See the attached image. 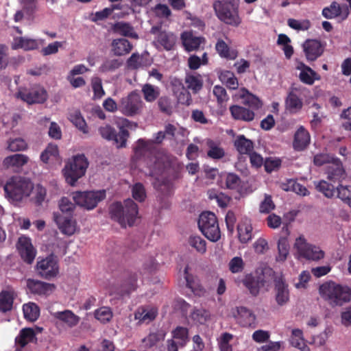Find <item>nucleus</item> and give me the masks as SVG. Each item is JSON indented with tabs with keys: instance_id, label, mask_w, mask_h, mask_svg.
<instances>
[{
	"instance_id": "f257e3e1",
	"label": "nucleus",
	"mask_w": 351,
	"mask_h": 351,
	"mask_svg": "<svg viewBox=\"0 0 351 351\" xmlns=\"http://www.w3.org/2000/svg\"><path fill=\"white\" fill-rule=\"evenodd\" d=\"M165 138V133L159 131L155 134L154 139L139 138L134 148V157L137 160L143 161L149 169L148 175L155 178V188L160 186L157 183L159 181L158 176L162 175L165 170L163 162L156 156L157 145L161 144Z\"/></svg>"
},
{
	"instance_id": "f03ea898",
	"label": "nucleus",
	"mask_w": 351,
	"mask_h": 351,
	"mask_svg": "<svg viewBox=\"0 0 351 351\" xmlns=\"http://www.w3.org/2000/svg\"><path fill=\"white\" fill-rule=\"evenodd\" d=\"M138 205L131 199H125L123 203L115 202L109 206L110 218L117 222L122 228L132 226L138 217Z\"/></svg>"
},
{
	"instance_id": "7ed1b4c3",
	"label": "nucleus",
	"mask_w": 351,
	"mask_h": 351,
	"mask_svg": "<svg viewBox=\"0 0 351 351\" xmlns=\"http://www.w3.org/2000/svg\"><path fill=\"white\" fill-rule=\"evenodd\" d=\"M319 292L321 297L332 307L343 306L351 300V288L332 281L320 285Z\"/></svg>"
},
{
	"instance_id": "20e7f679",
	"label": "nucleus",
	"mask_w": 351,
	"mask_h": 351,
	"mask_svg": "<svg viewBox=\"0 0 351 351\" xmlns=\"http://www.w3.org/2000/svg\"><path fill=\"white\" fill-rule=\"evenodd\" d=\"M34 189L32 181L22 176L12 177L4 186L6 197L13 203L21 202L29 196Z\"/></svg>"
},
{
	"instance_id": "39448f33",
	"label": "nucleus",
	"mask_w": 351,
	"mask_h": 351,
	"mask_svg": "<svg viewBox=\"0 0 351 351\" xmlns=\"http://www.w3.org/2000/svg\"><path fill=\"white\" fill-rule=\"evenodd\" d=\"M136 127L137 124L130 121L127 119H122L119 123V131L117 133L116 130L110 125H105L99 128V133L101 137L107 141H113L118 148L125 147L129 137V132L127 128Z\"/></svg>"
},
{
	"instance_id": "423d86ee",
	"label": "nucleus",
	"mask_w": 351,
	"mask_h": 351,
	"mask_svg": "<svg viewBox=\"0 0 351 351\" xmlns=\"http://www.w3.org/2000/svg\"><path fill=\"white\" fill-rule=\"evenodd\" d=\"M213 9L218 19L226 25L237 27L241 24L239 5H230L218 0L213 3Z\"/></svg>"
},
{
	"instance_id": "0eeeda50",
	"label": "nucleus",
	"mask_w": 351,
	"mask_h": 351,
	"mask_svg": "<svg viewBox=\"0 0 351 351\" xmlns=\"http://www.w3.org/2000/svg\"><path fill=\"white\" fill-rule=\"evenodd\" d=\"M198 227L210 241L217 242L221 238V231L217 217L213 213L203 212L198 219Z\"/></svg>"
},
{
	"instance_id": "6e6552de",
	"label": "nucleus",
	"mask_w": 351,
	"mask_h": 351,
	"mask_svg": "<svg viewBox=\"0 0 351 351\" xmlns=\"http://www.w3.org/2000/svg\"><path fill=\"white\" fill-rule=\"evenodd\" d=\"M88 166L87 158L84 154L75 156L70 162L65 165L64 175L68 184L73 186L82 177Z\"/></svg>"
},
{
	"instance_id": "1a4fd4ad",
	"label": "nucleus",
	"mask_w": 351,
	"mask_h": 351,
	"mask_svg": "<svg viewBox=\"0 0 351 351\" xmlns=\"http://www.w3.org/2000/svg\"><path fill=\"white\" fill-rule=\"evenodd\" d=\"M88 166L87 158L84 154L75 156L70 162L65 165L64 175L68 184L73 186L82 177Z\"/></svg>"
},
{
	"instance_id": "9d476101",
	"label": "nucleus",
	"mask_w": 351,
	"mask_h": 351,
	"mask_svg": "<svg viewBox=\"0 0 351 351\" xmlns=\"http://www.w3.org/2000/svg\"><path fill=\"white\" fill-rule=\"evenodd\" d=\"M106 197L104 190L97 191L76 192L73 199L76 204L84 207L87 210L95 208L97 204Z\"/></svg>"
},
{
	"instance_id": "9b49d317",
	"label": "nucleus",
	"mask_w": 351,
	"mask_h": 351,
	"mask_svg": "<svg viewBox=\"0 0 351 351\" xmlns=\"http://www.w3.org/2000/svg\"><path fill=\"white\" fill-rule=\"evenodd\" d=\"M143 106V103L140 95L133 91L127 97L121 99L119 110L125 116L132 117L139 114Z\"/></svg>"
},
{
	"instance_id": "f8f14e48",
	"label": "nucleus",
	"mask_w": 351,
	"mask_h": 351,
	"mask_svg": "<svg viewBox=\"0 0 351 351\" xmlns=\"http://www.w3.org/2000/svg\"><path fill=\"white\" fill-rule=\"evenodd\" d=\"M295 247L300 256L307 260L319 261L324 257V251L317 246L306 243L302 237L296 239Z\"/></svg>"
},
{
	"instance_id": "ddd939ff",
	"label": "nucleus",
	"mask_w": 351,
	"mask_h": 351,
	"mask_svg": "<svg viewBox=\"0 0 351 351\" xmlns=\"http://www.w3.org/2000/svg\"><path fill=\"white\" fill-rule=\"evenodd\" d=\"M36 271L40 277L51 280L59 274V266L57 261L51 255L38 261Z\"/></svg>"
},
{
	"instance_id": "4468645a",
	"label": "nucleus",
	"mask_w": 351,
	"mask_h": 351,
	"mask_svg": "<svg viewBox=\"0 0 351 351\" xmlns=\"http://www.w3.org/2000/svg\"><path fill=\"white\" fill-rule=\"evenodd\" d=\"M16 97L29 104H43L47 99V91L40 87H34L30 89L21 88L16 93Z\"/></svg>"
},
{
	"instance_id": "2eb2a0df",
	"label": "nucleus",
	"mask_w": 351,
	"mask_h": 351,
	"mask_svg": "<svg viewBox=\"0 0 351 351\" xmlns=\"http://www.w3.org/2000/svg\"><path fill=\"white\" fill-rule=\"evenodd\" d=\"M265 275L261 274H247L242 279L241 282L244 287L248 290L250 293L254 296H257L260 293V289L265 285Z\"/></svg>"
},
{
	"instance_id": "dca6fc26",
	"label": "nucleus",
	"mask_w": 351,
	"mask_h": 351,
	"mask_svg": "<svg viewBox=\"0 0 351 351\" xmlns=\"http://www.w3.org/2000/svg\"><path fill=\"white\" fill-rule=\"evenodd\" d=\"M327 179L332 182H341L347 177L343 163L338 158H332L331 162L326 166Z\"/></svg>"
},
{
	"instance_id": "f3484780",
	"label": "nucleus",
	"mask_w": 351,
	"mask_h": 351,
	"mask_svg": "<svg viewBox=\"0 0 351 351\" xmlns=\"http://www.w3.org/2000/svg\"><path fill=\"white\" fill-rule=\"evenodd\" d=\"M16 247L24 262L27 264H32L34 262L36 255V250L34 247L29 238L25 236L19 237Z\"/></svg>"
},
{
	"instance_id": "a211bd4d",
	"label": "nucleus",
	"mask_w": 351,
	"mask_h": 351,
	"mask_svg": "<svg viewBox=\"0 0 351 351\" xmlns=\"http://www.w3.org/2000/svg\"><path fill=\"white\" fill-rule=\"evenodd\" d=\"M303 89H304V88L301 86L291 87L285 101V108L290 112L296 113L302 110L303 101L302 99L298 97L297 93L302 92Z\"/></svg>"
},
{
	"instance_id": "6ab92c4d",
	"label": "nucleus",
	"mask_w": 351,
	"mask_h": 351,
	"mask_svg": "<svg viewBox=\"0 0 351 351\" xmlns=\"http://www.w3.org/2000/svg\"><path fill=\"white\" fill-rule=\"evenodd\" d=\"M322 14L327 19L339 17L342 21H345L349 16L347 4L340 5L336 1L332 2L329 6L324 8Z\"/></svg>"
},
{
	"instance_id": "aec40b11",
	"label": "nucleus",
	"mask_w": 351,
	"mask_h": 351,
	"mask_svg": "<svg viewBox=\"0 0 351 351\" xmlns=\"http://www.w3.org/2000/svg\"><path fill=\"white\" fill-rule=\"evenodd\" d=\"M303 50L308 61H315L324 51V46L316 39H307L303 44Z\"/></svg>"
},
{
	"instance_id": "412c9836",
	"label": "nucleus",
	"mask_w": 351,
	"mask_h": 351,
	"mask_svg": "<svg viewBox=\"0 0 351 351\" xmlns=\"http://www.w3.org/2000/svg\"><path fill=\"white\" fill-rule=\"evenodd\" d=\"M121 278V284L118 290L121 296L130 295L136 289L138 276L136 272L126 271L122 274Z\"/></svg>"
},
{
	"instance_id": "4be33fe9",
	"label": "nucleus",
	"mask_w": 351,
	"mask_h": 351,
	"mask_svg": "<svg viewBox=\"0 0 351 351\" xmlns=\"http://www.w3.org/2000/svg\"><path fill=\"white\" fill-rule=\"evenodd\" d=\"M54 220L63 234L71 236L75 234L77 230V222L72 216H63L61 214L54 213Z\"/></svg>"
},
{
	"instance_id": "5701e85b",
	"label": "nucleus",
	"mask_w": 351,
	"mask_h": 351,
	"mask_svg": "<svg viewBox=\"0 0 351 351\" xmlns=\"http://www.w3.org/2000/svg\"><path fill=\"white\" fill-rule=\"evenodd\" d=\"M150 33L157 34V42L167 51L171 50L176 44V37L174 34L162 31L161 26H153L151 28Z\"/></svg>"
},
{
	"instance_id": "b1692460",
	"label": "nucleus",
	"mask_w": 351,
	"mask_h": 351,
	"mask_svg": "<svg viewBox=\"0 0 351 351\" xmlns=\"http://www.w3.org/2000/svg\"><path fill=\"white\" fill-rule=\"evenodd\" d=\"M37 341L36 332L33 328H22L15 338V344L19 347V349L16 348V351L25 348L29 343H36Z\"/></svg>"
},
{
	"instance_id": "393cba45",
	"label": "nucleus",
	"mask_w": 351,
	"mask_h": 351,
	"mask_svg": "<svg viewBox=\"0 0 351 351\" xmlns=\"http://www.w3.org/2000/svg\"><path fill=\"white\" fill-rule=\"evenodd\" d=\"M235 319L237 322L243 327H256V316L246 307H237V314L235 315Z\"/></svg>"
},
{
	"instance_id": "a878e982",
	"label": "nucleus",
	"mask_w": 351,
	"mask_h": 351,
	"mask_svg": "<svg viewBox=\"0 0 351 351\" xmlns=\"http://www.w3.org/2000/svg\"><path fill=\"white\" fill-rule=\"evenodd\" d=\"M27 287L32 293L38 295H47L56 289L53 284L30 278L27 280Z\"/></svg>"
},
{
	"instance_id": "bb28decb",
	"label": "nucleus",
	"mask_w": 351,
	"mask_h": 351,
	"mask_svg": "<svg viewBox=\"0 0 351 351\" xmlns=\"http://www.w3.org/2000/svg\"><path fill=\"white\" fill-rule=\"evenodd\" d=\"M229 110L232 118L237 121L250 122L254 120L255 117L252 110L241 106L232 105Z\"/></svg>"
},
{
	"instance_id": "cd10ccee",
	"label": "nucleus",
	"mask_w": 351,
	"mask_h": 351,
	"mask_svg": "<svg viewBox=\"0 0 351 351\" xmlns=\"http://www.w3.org/2000/svg\"><path fill=\"white\" fill-rule=\"evenodd\" d=\"M43 40L32 39L25 37H16L14 39L12 49H23L25 51L37 49L40 45H43Z\"/></svg>"
},
{
	"instance_id": "c85d7f7f",
	"label": "nucleus",
	"mask_w": 351,
	"mask_h": 351,
	"mask_svg": "<svg viewBox=\"0 0 351 351\" xmlns=\"http://www.w3.org/2000/svg\"><path fill=\"white\" fill-rule=\"evenodd\" d=\"M310 141L309 132L303 126H300L294 135L293 148L297 151H302L309 145Z\"/></svg>"
},
{
	"instance_id": "c756f323",
	"label": "nucleus",
	"mask_w": 351,
	"mask_h": 351,
	"mask_svg": "<svg viewBox=\"0 0 351 351\" xmlns=\"http://www.w3.org/2000/svg\"><path fill=\"white\" fill-rule=\"evenodd\" d=\"M182 44L187 51L199 49L200 45L205 41L204 37L194 36L191 32H184L181 35Z\"/></svg>"
},
{
	"instance_id": "7c9ffc66",
	"label": "nucleus",
	"mask_w": 351,
	"mask_h": 351,
	"mask_svg": "<svg viewBox=\"0 0 351 351\" xmlns=\"http://www.w3.org/2000/svg\"><path fill=\"white\" fill-rule=\"evenodd\" d=\"M52 315L55 319L64 323L69 328L76 326L80 320V317L71 310L57 311L53 313Z\"/></svg>"
},
{
	"instance_id": "2f4dec72",
	"label": "nucleus",
	"mask_w": 351,
	"mask_h": 351,
	"mask_svg": "<svg viewBox=\"0 0 351 351\" xmlns=\"http://www.w3.org/2000/svg\"><path fill=\"white\" fill-rule=\"evenodd\" d=\"M276 300L278 305L285 304L289 299L287 285L282 278L275 280Z\"/></svg>"
},
{
	"instance_id": "473e14b6",
	"label": "nucleus",
	"mask_w": 351,
	"mask_h": 351,
	"mask_svg": "<svg viewBox=\"0 0 351 351\" xmlns=\"http://www.w3.org/2000/svg\"><path fill=\"white\" fill-rule=\"evenodd\" d=\"M157 309L149 306H141L134 313V318L139 321V323H149L154 320L157 315Z\"/></svg>"
},
{
	"instance_id": "72a5a7b5",
	"label": "nucleus",
	"mask_w": 351,
	"mask_h": 351,
	"mask_svg": "<svg viewBox=\"0 0 351 351\" xmlns=\"http://www.w3.org/2000/svg\"><path fill=\"white\" fill-rule=\"evenodd\" d=\"M111 46L112 52L117 56L128 54L133 48L131 43L125 38L114 39Z\"/></svg>"
},
{
	"instance_id": "f704fd0d",
	"label": "nucleus",
	"mask_w": 351,
	"mask_h": 351,
	"mask_svg": "<svg viewBox=\"0 0 351 351\" xmlns=\"http://www.w3.org/2000/svg\"><path fill=\"white\" fill-rule=\"evenodd\" d=\"M240 97L243 99V104L247 106L250 110H257L262 107V102L258 97L250 93L245 88L240 90Z\"/></svg>"
},
{
	"instance_id": "c9c22d12",
	"label": "nucleus",
	"mask_w": 351,
	"mask_h": 351,
	"mask_svg": "<svg viewBox=\"0 0 351 351\" xmlns=\"http://www.w3.org/2000/svg\"><path fill=\"white\" fill-rule=\"evenodd\" d=\"M206 145L208 147L207 156L209 158L214 160H220L225 156V150L221 146L219 141L208 138L206 139Z\"/></svg>"
},
{
	"instance_id": "e433bc0d",
	"label": "nucleus",
	"mask_w": 351,
	"mask_h": 351,
	"mask_svg": "<svg viewBox=\"0 0 351 351\" xmlns=\"http://www.w3.org/2000/svg\"><path fill=\"white\" fill-rule=\"evenodd\" d=\"M215 50L221 58L227 60H235L238 56L237 51L231 49L228 45L221 38L218 39L215 44Z\"/></svg>"
},
{
	"instance_id": "4c0bfd02",
	"label": "nucleus",
	"mask_w": 351,
	"mask_h": 351,
	"mask_svg": "<svg viewBox=\"0 0 351 351\" xmlns=\"http://www.w3.org/2000/svg\"><path fill=\"white\" fill-rule=\"evenodd\" d=\"M189 266H186L184 268V278L186 282V287L191 290V291L197 295H202L205 293V289L199 284V280L193 276L192 274L189 273Z\"/></svg>"
},
{
	"instance_id": "58836bf2",
	"label": "nucleus",
	"mask_w": 351,
	"mask_h": 351,
	"mask_svg": "<svg viewBox=\"0 0 351 351\" xmlns=\"http://www.w3.org/2000/svg\"><path fill=\"white\" fill-rule=\"evenodd\" d=\"M184 82L187 89L192 90L193 93L199 92L203 86L202 77L197 73H186Z\"/></svg>"
},
{
	"instance_id": "ea45409f",
	"label": "nucleus",
	"mask_w": 351,
	"mask_h": 351,
	"mask_svg": "<svg viewBox=\"0 0 351 351\" xmlns=\"http://www.w3.org/2000/svg\"><path fill=\"white\" fill-rule=\"evenodd\" d=\"M172 339L180 346V348H184L189 342V329L183 326H177L171 331Z\"/></svg>"
},
{
	"instance_id": "a19ab883",
	"label": "nucleus",
	"mask_w": 351,
	"mask_h": 351,
	"mask_svg": "<svg viewBox=\"0 0 351 351\" xmlns=\"http://www.w3.org/2000/svg\"><path fill=\"white\" fill-rule=\"evenodd\" d=\"M234 145L241 154H249L254 149V143L245 138L244 135H239L234 142Z\"/></svg>"
},
{
	"instance_id": "79ce46f5",
	"label": "nucleus",
	"mask_w": 351,
	"mask_h": 351,
	"mask_svg": "<svg viewBox=\"0 0 351 351\" xmlns=\"http://www.w3.org/2000/svg\"><path fill=\"white\" fill-rule=\"evenodd\" d=\"M14 300V292L10 290H3L0 293V311L6 313L12 310Z\"/></svg>"
},
{
	"instance_id": "37998d69",
	"label": "nucleus",
	"mask_w": 351,
	"mask_h": 351,
	"mask_svg": "<svg viewBox=\"0 0 351 351\" xmlns=\"http://www.w3.org/2000/svg\"><path fill=\"white\" fill-rule=\"evenodd\" d=\"M28 160L29 158L27 156L21 154H16L5 158L3 163L7 168L11 167H21L27 164Z\"/></svg>"
},
{
	"instance_id": "c03bdc74",
	"label": "nucleus",
	"mask_w": 351,
	"mask_h": 351,
	"mask_svg": "<svg viewBox=\"0 0 351 351\" xmlns=\"http://www.w3.org/2000/svg\"><path fill=\"white\" fill-rule=\"evenodd\" d=\"M290 343L292 346L300 349L301 351H311L305 343L303 332L300 329H293L290 337Z\"/></svg>"
},
{
	"instance_id": "a18cd8bd",
	"label": "nucleus",
	"mask_w": 351,
	"mask_h": 351,
	"mask_svg": "<svg viewBox=\"0 0 351 351\" xmlns=\"http://www.w3.org/2000/svg\"><path fill=\"white\" fill-rule=\"evenodd\" d=\"M23 311L25 319L30 322H35L40 315V308L34 302L23 304Z\"/></svg>"
},
{
	"instance_id": "49530a36",
	"label": "nucleus",
	"mask_w": 351,
	"mask_h": 351,
	"mask_svg": "<svg viewBox=\"0 0 351 351\" xmlns=\"http://www.w3.org/2000/svg\"><path fill=\"white\" fill-rule=\"evenodd\" d=\"M219 80L224 83L229 89L236 90L239 87V82L234 73L230 71L221 72Z\"/></svg>"
},
{
	"instance_id": "de8ad7c7",
	"label": "nucleus",
	"mask_w": 351,
	"mask_h": 351,
	"mask_svg": "<svg viewBox=\"0 0 351 351\" xmlns=\"http://www.w3.org/2000/svg\"><path fill=\"white\" fill-rule=\"evenodd\" d=\"M113 29L122 36L133 38H138V35L134 32L132 26L128 23L117 22L114 25Z\"/></svg>"
},
{
	"instance_id": "09e8293b",
	"label": "nucleus",
	"mask_w": 351,
	"mask_h": 351,
	"mask_svg": "<svg viewBox=\"0 0 351 351\" xmlns=\"http://www.w3.org/2000/svg\"><path fill=\"white\" fill-rule=\"evenodd\" d=\"M336 190L337 197L351 207V186L339 184Z\"/></svg>"
},
{
	"instance_id": "8fccbe9b",
	"label": "nucleus",
	"mask_w": 351,
	"mask_h": 351,
	"mask_svg": "<svg viewBox=\"0 0 351 351\" xmlns=\"http://www.w3.org/2000/svg\"><path fill=\"white\" fill-rule=\"evenodd\" d=\"M144 99L147 102L154 101L160 95V89L150 84H145L142 88Z\"/></svg>"
},
{
	"instance_id": "3c124183",
	"label": "nucleus",
	"mask_w": 351,
	"mask_h": 351,
	"mask_svg": "<svg viewBox=\"0 0 351 351\" xmlns=\"http://www.w3.org/2000/svg\"><path fill=\"white\" fill-rule=\"evenodd\" d=\"M238 237L241 243H247L252 239V227L251 224L241 223L237 226Z\"/></svg>"
},
{
	"instance_id": "603ef678",
	"label": "nucleus",
	"mask_w": 351,
	"mask_h": 351,
	"mask_svg": "<svg viewBox=\"0 0 351 351\" xmlns=\"http://www.w3.org/2000/svg\"><path fill=\"white\" fill-rule=\"evenodd\" d=\"M278 254L276 256L277 261H285L289 252V245L287 238L281 237L278 241Z\"/></svg>"
},
{
	"instance_id": "864d4df0",
	"label": "nucleus",
	"mask_w": 351,
	"mask_h": 351,
	"mask_svg": "<svg viewBox=\"0 0 351 351\" xmlns=\"http://www.w3.org/2000/svg\"><path fill=\"white\" fill-rule=\"evenodd\" d=\"M316 189L324 194L328 198H332L335 196L337 191L336 188L325 180H320L315 184Z\"/></svg>"
},
{
	"instance_id": "5fc2aeb1",
	"label": "nucleus",
	"mask_w": 351,
	"mask_h": 351,
	"mask_svg": "<svg viewBox=\"0 0 351 351\" xmlns=\"http://www.w3.org/2000/svg\"><path fill=\"white\" fill-rule=\"evenodd\" d=\"M188 243L195 250L200 254H204L206 252V242L200 236L191 235L188 239Z\"/></svg>"
},
{
	"instance_id": "6e6d98bb",
	"label": "nucleus",
	"mask_w": 351,
	"mask_h": 351,
	"mask_svg": "<svg viewBox=\"0 0 351 351\" xmlns=\"http://www.w3.org/2000/svg\"><path fill=\"white\" fill-rule=\"evenodd\" d=\"M33 197L31 200L36 205L40 206L45 200L47 196V190L41 184H37L33 189Z\"/></svg>"
},
{
	"instance_id": "4d7b16f0",
	"label": "nucleus",
	"mask_w": 351,
	"mask_h": 351,
	"mask_svg": "<svg viewBox=\"0 0 351 351\" xmlns=\"http://www.w3.org/2000/svg\"><path fill=\"white\" fill-rule=\"evenodd\" d=\"M95 317L103 324L109 322L112 317V312L109 307L102 306L95 311Z\"/></svg>"
},
{
	"instance_id": "13d9d810",
	"label": "nucleus",
	"mask_w": 351,
	"mask_h": 351,
	"mask_svg": "<svg viewBox=\"0 0 351 351\" xmlns=\"http://www.w3.org/2000/svg\"><path fill=\"white\" fill-rule=\"evenodd\" d=\"M71 121L83 133L87 134L88 132V126L80 112L76 111L71 114Z\"/></svg>"
},
{
	"instance_id": "bf43d9fd",
	"label": "nucleus",
	"mask_w": 351,
	"mask_h": 351,
	"mask_svg": "<svg viewBox=\"0 0 351 351\" xmlns=\"http://www.w3.org/2000/svg\"><path fill=\"white\" fill-rule=\"evenodd\" d=\"M158 106L160 110L167 115H170L173 112V104L170 97L167 96H162L158 100Z\"/></svg>"
},
{
	"instance_id": "052dcab7",
	"label": "nucleus",
	"mask_w": 351,
	"mask_h": 351,
	"mask_svg": "<svg viewBox=\"0 0 351 351\" xmlns=\"http://www.w3.org/2000/svg\"><path fill=\"white\" fill-rule=\"evenodd\" d=\"M91 86L94 99H99L105 95V91L102 86V81L100 77H93L91 80Z\"/></svg>"
},
{
	"instance_id": "680f3d73",
	"label": "nucleus",
	"mask_w": 351,
	"mask_h": 351,
	"mask_svg": "<svg viewBox=\"0 0 351 351\" xmlns=\"http://www.w3.org/2000/svg\"><path fill=\"white\" fill-rule=\"evenodd\" d=\"M213 93L217 99L218 104L220 106H223V104H226L229 100V96L227 94L226 90L221 86H215Z\"/></svg>"
},
{
	"instance_id": "e2e57ef3",
	"label": "nucleus",
	"mask_w": 351,
	"mask_h": 351,
	"mask_svg": "<svg viewBox=\"0 0 351 351\" xmlns=\"http://www.w3.org/2000/svg\"><path fill=\"white\" fill-rule=\"evenodd\" d=\"M210 315L208 311L201 308L194 309L191 317L194 321L203 324L210 318Z\"/></svg>"
},
{
	"instance_id": "0e129e2a",
	"label": "nucleus",
	"mask_w": 351,
	"mask_h": 351,
	"mask_svg": "<svg viewBox=\"0 0 351 351\" xmlns=\"http://www.w3.org/2000/svg\"><path fill=\"white\" fill-rule=\"evenodd\" d=\"M58 155V147L56 145L49 144L40 154V160L47 163L51 157L56 158Z\"/></svg>"
},
{
	"instance_id": "69168bd1",
	"label": "nucleus",
	"mask_w": 351,
	"mask_h": 351,
	"mask_svg": "<svg viewBox=\"0 0 351 351\" xmlns=\"http://www.w3.org/2000/svg\"><path fill=\"white\" fill-rule=\"evenodd\" d=\"M27 144L25 141L21 138L10 139L8 142V149L11 152H20L26 149Z\"/></svg>"
},
{
	"instance_id": "338daca9",
	"label": "nucleus",
	"mask_w": 351,
	"mask_h": 351,
	"mask_svg": "<svg viewBox=\"0 0 351 351\" xmlns=\"http://www.w3.org/2000/svg\"><path fill=\"white\" fill-rule=\"evenodd\" d=\"M23 10L29 16H32L38 10V0H20Z\"/></svg>"
},
{
	"instance_id": "774afa93",
	"label": "nucleus",
	"mask_w": 351,
	"mask_h": 351,
	"mask_svg": "<svg viewBox=\"0 0 351 351\" xmlns=\"http://www.w3.org/2000/svg\"><path fill=\"white\" fill-rule=\"evenodd\" d=\"M245 267V263L241 257L235 256L232 258L229 263L228 268L229 270L232 274L241 273L243 271Z\"/></svg>"
}]
</instances>
